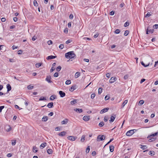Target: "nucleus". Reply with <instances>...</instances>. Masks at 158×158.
I'll return each mask as SVG.
<instances>
[{"instance_id":"f257e3e1","label":"nucleus","mask_w":158,"mask_h":158,"mask_svg":"<svg viewBox=\"0 0 158 158\" xmlns=\"http://www.w3.org/2000/svg\"><path fill=\"white\" fill-rule=\"evenodd\" d=\"M65 56L66 58L69 59L67 60L68 62L71 59L76 58V55L73 51H70L66 53L65 54Z\"/></svg>"},{"instance_id":"f03ea898","label":"nucleus","mask_w":158,"mask_h":158,"mask_svg":"<svg viewBox=\"0 0 158 158\" xmlns=\"http://www.w3.org/2000/svg\"><path fill=\"white\" fill-rule=\"evenodd\" d=\"M136 130L133 129L131 130L127 131L126 133V135L127 136H131L135 132L134 131H136Z\"/></svg>"},{"instance_id":"7ed1b4c3","label":"nucleus","mask_w":158,"mask_h":158,"mask_svg":"<svg viewBox=\"0 0 158 158\" xmlns=\"http://www.w3.org/2000/svg\"><path fill=\"white\" fill-rule=\"evenodd\" d=\"M105 138V136L104 135H103L102 136L99 135L97 138V141H102L104 140Z\"/></svg>"},{"instance_id":"20e7f679","label":"nucleus","mask_w":158,"mask_h":158,"mask_svg":"<svg viewBox=\"0 0 158 158\" xmlns=\"http://www.w3.org/2000/svg\"><path fill=\"white\" fill-rule=\"evenodd\" d=\"M77 137L73 136H69L67 137V139L73 141L77 139Z\"/></svg>"},{"instance_id":"39448f33","label":"nucleus","mask_w":158,"mask_h":158,"mask_svg":"<svg viewBox=\"0 0 158 158\" xmlns=\"http://www.w3.org/2000/svg\"><path fill=\"white\" fill-rule=\"evenodd\" d=\"M116 79L115 77H112L109 80V82L110 83H113L114 82L116 81Z\"/></svg>"},{"instance_id":"423d86ee","label":"nucleus","mask_w":158,"mask_h":158,"mask_svg":"<svg viewBox=\"0 0 158 158\" xmlns=\"http://www.w3.org/2000/svg\"><path fill=\"white\" fill-rule=\"evenodd\" d=\"M109 109V108H105L102 110L100 112V113L101 114H102L105 112H106Z\"/></svg>"},{"instance_id":"0eeeda50","label":"nucleus","mask_w":158,"mask_h":158,"mask_svg":"<svg viewBox=\"0 0 158 158\" xmlns=\"http://www.w3.org/2000/svg\"><path fill=\"white\" fill-rule=\"evenodd\" d=\"M157 135H158V131L157 132L148 135L147 137V138H151V137L157 136Z\"/></svg>"},{"instance_id":"6e6552de","label":"nucleus","mask_w":158,"mask_h":158,"mask_svg":"<svg viewBox=\"0 0 158 158\" xmlns=\"http://www.w3.org/2000/svg\"><path fill=\"white\" fill-rule=\"evenodd\" d=\"M56 57V56H52V55L49 56H48L46 58V59L47 60H50V59H53L55 58Z\"/></svg>"},{"instance_id":"1a4fd4ad","label":"nucleus","mask_w":158,"mask_h":158,"mask_svg":"<svg viewBox=\"0 0 158 158\" xmlns=\"http://www.w3.org/2000/svg\"><path fill=\"white\" fill-rule=\"evenodd\" d=\"M6 130L7 132L10 131L11 129V128L9 125H7L5 126Z\"/></svg>"},{"instance_id":"9d476101","label":"nucleus","mask_w":158,"mask_h":158,"mask_svg":"<svg viewBox=\"0 0 158 158\" xmlns=\"http://www.w3.org/2000/svg\"><path fill=\"white\" fill-rule=\"evenodd\" d=\"M154 32V29H148V28L147 29L146 34H148L149 33H152Z\"/></svg>"},{"instance_id":"9b49d317","label":"nucleus","mask_w":158,"mask_h":158,"mask_svg":"<svg viewBox=\"0 0 158 158\" xmlns=\"http://www.w3.org/2000/svg\"><path fill=\"white\" fill-rule=\"evenodd\" d=\"M115 117V115H114V116H112L111 117L110 120H109L110 122L111 123V122H113L114 121Z\"/></svg>"},{"instance_id":"f8f14e48","label":"nucleus","mask_w":158,"mask_h":158,"mask_svg":"<svg viewBox=\"0 0 158 158\" xmlns=\"http://www.w3.org/2000/svg\"><path fill=\"white\" fill-rule=\"evenodd\" d=\"M51 77L50 76H47V77L46 78V80L48 82V83H51L52 82V81L50 80Z\"/></svg>"},{"instance_id":"ddd939ff","label":"nucleus","mask_w":158,"mask_h":158,"mask_svg":"<svg viewBox=\"0 0 158 158\" xmlns=\"http://www.w3.org/2000/svg\"><path fill=\"white\" fill-rule=\"evenodd\" d=\"M60 96L61 97H63L65 95V93L63 92L62 91H60Z\"/></svg>"},{"instance_id":"4468645a","label":"nucleus","mask_w":158,"mask_h":158,"mask_svg":"<svg viewBox=\"0 0 158 158\" xmlns=\"http://www.w3.org/2000/svg\"><path fill=\"white\" fill-rule=\"evenodd\" d=\"M74 110L77 112L81 113L83 111L82 109L79 108H76L74 109Z\"/></svg>"},{"instance_id":"2eb2a0df","label":"nucleus","mask_w":158,"mask_h":158,"mask_svg":"<svg viewBox=\"0 0 158 158\" xmlns=\"http://www.w3.org/2000/svg\"><path fill=\"white\" fill-rule=\"evenodd\" d=\"M47 145V143H42L40 146V148L41 149H43Z\"/></svg>"},{"instance_id":"dca6fc26","label":"nucleus","mask_w":158,"mask_h":158,"mask_svg":"<svg viewBox=\"0 0 158 158\" xmlns=\"http://www.w3.org/2000/svg\"><path fill=\"white\" fill-rule=\"evenodd\" d=\"M6 88L7 89V92H9L10 90L11 89V86L9 84H7L6 85Z\"/></svg>"},{"instance_id":"f3484780","label":"nucleus","mask_w":158,"mask_h":158,"mask_svg":"<svg viewBox=\"0 0 158 158\" xmlns=\"http://www.w3.org/2000/svg\"><path fill=\"white\" fill-rule=\"evenodd\" d=\"M85 139V135H83L81 138V142H83Z\"/></svg>"},{"instance_id":"a211bd4d","label":"nucleus","mask_w":158,"mask_h":158,"mask_svg":"<svg viewBox=\"0 0 158 158\" xmlns=\"http://www.w3.org/2000/svg\"><path fill=\"white\" fill-rule=\"evenodd\" d=\"M83 119L85 121H87L89 120V117L87 116H84L83 117Z\"/></svg>"},{"instance_id":"6ab92c4d","label":"nucleus","mask_w":158,"mask_h":158,"mask_svg":"<svg viewBox=\"0 0 158 158\" xmlns=\"http://www.w3.org/2000/svg\"><path fill=\"white\" fill-rule=\"evenodd\" d=\"M53 106V102H50L48 103V104L47 106L49 108H51Z\"/></svg>"},{"instance_id":"aec40b11","label":"nucleus","mask_w":158,"mask_h":158,"mask_svg":"<svg viewBox=\"0 0 158 158\" xmlns=\"http://www.w3.org/2000/svg\"><path fill=\"white\" fill-rule=\"evenodd\" d=\"M66 132L65 131H62L60 133V136H65L66 134Z\"/></svg>"},{"instance_id":"412c9836","label":"nucleus","mask_w":158,"mask_h":158,"mask_svg":"<svg viewBox=\"0 0 158 158\" xmlns=\"http://www.w3.org/2000/svg\"><path fill=\"white\" fill-rule=\"evenodd\" d=\"M68 120L67 119H65L64 120L62 121L61 122V123L62 124H65L67 123L68 122Z\"/></svg>"},{"instance_id":"4be33fe9","label":"nucleus","mask_w":158,"mask_h":158,"mask_svg":"<svg viewBox=\"0 0 158 158\" xmlns=\"http://www.w3.org/2000/svg\"><path fill=\"white\" fill-rule=\"evenodd\" d=\"M114 146L112 145H110V151L112 152H113L114 150Z\"/></svg>"},{"instance_id":"5701e85b","label":"nucleus","mask_w":158,"mask_h":158,"mask_svg":"<svg viewBox=\"0 0 158 158\" xmlns=\"http://www.w3.org/2000/svg\"><path fill=\"white\" fill-rule=\"evenodd\" d=\"M56 98V96H55V95H52L50 96V100H53Z\"/></svg>"},{"instance_id":"b1692460","label":"nucleus","mask_w":158,"mask_h":158,"mask_svg":"<svg viewBox=\"0 0 158 158\" xmlns=\"http://www.w3.org/2000/svg\"><path fill=\"white\" fill-rule=\"evenodd\" d=\"M75 86H73L69 89V90L71 91H73L75 89Z\"/></svg>"},{"instance_id":"393cba45","label":"nucleus","mask_w":158,"mask_h":158,"mask_svg":"<svg viewBox=\"0 0 158 158\" xmlns=\"http://www.w3.org/2000/svg\"><path fill=\"white\" fill-rule=\"evenodd\" d=\"M128 102L127 100H125L123 102L122 106V107L123 108L125 105Z\"/></svg>"},{"instance_id":"a878e982","label":"nucleus","mask_w":158,"mask_h":158,"mask_svg":"<svg viewBox=\"0 0 158 158\" xmlns=\"http://www.w3.org/2000/svg\"><path fill=\"white\" fill-rule=\"evenodd\" d=\"M77 102V100L76 99H74L72 101L70 102V103L71 105H73Z\"/></svg>"},{"instance_id":"bb28decb","label":"nucleus","mask_w":158,"mask_h":158,"mask_svg":"<svg viewBox=\"0 0 158 158\" xmlns=\"http://www.w3.org/2000/svg\"><path fill=\"white\" fill-rule=\"evenodd\" d=\"M80 73L79 72H77V73H75V77L76 78H78V77H79L80 75Z\"/></svg>"},{"instance_id":"cd10ccee","label":"nucleus","mask_w":158,"mask_h":158,"mask_svg":"<svg viewBox=\"0 0 158 158\" xmlns=\"http://www.w3.org/2000/svg\"><path fill=\"white\" fill-rule=\"evenodd\" d=\"M47 152L48 154H51L52 153V149H49L47 150Z\"/></svg>"},{"instance_id":"c85d7f7f","label":"nucleus","mask_w":158,"mask_h":158,"mask_svg":"<svg viewBox=\"0 0 158 158\" xmlns=\"http://www.w3.org/2000/svg\"><path fill=\"white\" fill-rule=\"evenodd\" d=\"M141 64L143 65V66H144V67H148V66L149 65H150V63H148L147 64V65H145L144 63H143V61H142L141 62Z\"/></svg>"},{"instance_id":"c756f323","label":"nucleus","mask_w":158,"mask_h":158,"mask_svg":"<svg viewBox=\"0 0 158 158\" xmlns=\"http://www.w3.org/2000/svg\"><path fill=\"white\" fill-rule=\"evenodd\" d=\"M48 117L47 116L43 117L42 118V121H46L48 120Z\"/></svg>"},{"instance_id":"7c9ffc66","label":"nucleus","mask_w":158,"mask_h":158,"mask_svg":"<svg viewBox=\"0 0 158 158\" xmlns=\"http://www.w3.org/2000/svg\"><path fill=\"white\" fill-rule=\"evenodd\" d=\"M33 151L34 152H36L38 151L37 148L35 146L33 147Z\"/></svg>"},{"instance_id":"2f4dec72","label":"nucleus","mask_w":158,"mask_h":158,"mask_svg":"<svg viewBox=\"0 0 158 158\" xmlns=\"http://www.w3.org/2000/svg\"><path fill=\"white\" fill-rule=\"evenodd\" d=\"M155 152L153 151H150L149 153V154L151 155H155Z\"/></svg>"},{"instance_id":"473e14b6","label":"nucleus","mask_w":158,"mask_h":158,"mask_svg":"<svg viewBox=\"0 0 158 158\" xmlns=\"http://www.w3.org/2000/svg\"><path fill=\"white\" fill-rule=\"evenodd\" d=\"M129 33V31L128 30H126L125 31L124 33V35L125 36H127Z\"/></svg>"},{"instance_id":"72a5a7b5","label":"nucleus","mask_w":158,"mask_h":158,"mask_svg":"<svg viewBox=\"0 0 158 158\" xmlns=\"http://www.w3.org/2000/svg\"><path fill=\"white\" fill-rule=\"evenodd\" d=\"M11 144L13 146H14L15 145L16 143V140H12Z\"/></svg>"},{"instance_id":"f704fd0d","label":"nucleus","mask_w":158,"mask_h":158,"mask_svg":"<svg viewBox=\"0 0 158 158\" xmlns=\"http://www.w3.org/2000/svg\"><path fill=\"white\" fill-rule=\"evenodd\" d=\"M102 88H99L98 89V94H100L102 92Z\"/></svg>"},{"instance_id":"c9c22d12","label":"nucleus","mask_w":158,"mask_h":158,"mask_svg":"<svg viewBox=\"0 0 158 158\" xmlns=\"http://www.w3.org/2000/svg\"><path fill=\"white\" fill-rule=\"evenodd\" d=\"M33 4L35 6H38V4L36 1L34 0L33 2Z\"/></svg>"},{"instance_id":"e433bc0d","label":"nucleus","mask_w":158,"mask_h":158,"mask_svg":"<svg viewBox=\"0 0 158 158\" xmlns=\"http://www.w3.org/2000/svg\"><path fill=\"white\" fill-rule=\"evenodd\" d=\"M33 88V86H32L31 85H29L27 87V89H32Z\"/></svg>"},{"instance_id":"4c0bfd02","label":"nucleus","mask_w":158,"mask_h":158,"mask_svg":"<svg viewBox=\"0 0 158 158\" xmlns=\"http://www.w3.org/2000/svg\"><path fill=\"white\" fill-rule=\"evenodd\" d=\"M144 102V101L143 100H141L139 101V104H140V105H143Z\"/></svg>"},{"instance_id":"58836bf2","label":"nucleus","mask_w":158,"mask_h":158,"mask_svg":"<svg viewBox=\"0 0 158 158\" xmlns=\"http://www.w3.org/2000/svg\"><path fill=\"white\" fill-rule=\"evenodd\" d=\"M104 123L103 122H102L101 123H100L98 125L100 127H102L104 126Z\"/></svg>"},{"instance_id":"ea45409f","label":"nucleus","mask_w":158,"mask_h":158,"mask_svg":"<svg viewBox=\"0 0 158 158\" xmlns=\"http://www.w3.org/2000/svg\"><path fill=\"white\" fill-rule=\"evenodd\" d=\"M110 98V97L109 95H106L105 98V100H108Z\"/></svg>"},{"instance_id":"a19ab883","label":"nucleus","mask_w":158,"mask_h":158,"mask_svg":"<svg viewBox=\"0 0 158 158\" xmlns=\"http://www.w3.org/2000/svg\"><path fill=\"white\" fill-rule=\"evenodd\" d=\"M120 32V30L119 29H116L114 31V33L115 34H119Z\"/></svg>"},{"instance_id":"79ce46f5","label":"nucleus","mask_w":158,"mask_h":158,"mask_svg":"<svg viewBox=\"0 0 158 158\" xmlns=\"http://www.w3.org/2000/svg\"><path fill=\"white\" fill-rule=\"evenodd\" d=\"M71 83V81L70 80H67L65 82V84L66 85H69Z\"/></svg>"},{"instance_id":"37998d69","label":"nucleus","mask_w":158,"mask_h":158,"mask_svg":"<svg viewBox=\"0 0 158 158\" xmlns=\"http://www.w3.org/2000/svg\"><path fill=\"white\" fill-rule=\"evenodd\" d=\"M151 15V14H150V13L148 12L145 16V17L148 18Z\"/></svg>"},{"instance_id":"c03bdc74","label":"nucleus","mask_w":158,"mask_h":158,"mask_svg":"<svg viewBox=\"0 0 158 158\" xmlns=\"http://www.w3.org/2000/svg\"><path fill=\"white\" fill-rule=\"evenodd\" d=\"M35 67H36V68H39V67L40 66H41V63H36L35 65Z\"/></svg>"},{"instance_id":"a18cd8bd","label":"nucleus","mask_w":158,"mask_h":158,"mask_svg":"<svg viewBox=\"0 0 158 158\" xmlns=\"http://www.w3.org/2000/svg\"><path fill=\"white\" fill-rule=\"evenodd\" d=\"M141 148L142 149H143V150L145 149H146L147 148V147L146 145H141Z\"/></svg>"},{"instance_id":"49530a36","label":"nucleus","mask_w":158,"mask_h":158,"mask_svg":"<svg viewBox=\"0 0 158 158\" xmlns=\"http://www.w3.org/2000/svg\"><path fill=\"white\" fill-rule=\"evenodd\" d=\"M129 25V23L128 22H126L124 25V26L125 27H126L128 26Z\"/></svg>"},{"instance_id":"de8ad7c7","label":"nucleus","mask_w":158,"mask_h":158,"mask_svg":"<svg viewBox=\"0 0 158 158\" xmlns=\"http://www.w3.org/2000/svg\"><path fill=\"white\" fill-rule=\"evenodd\" d=\"M90 151V148L89 146H88L86 150V153H88Z\"/></svg>"},{"instance_id":"09e8293b","label":"nucleus","mask_w":158,"mask_h":158,"mask_svg":"<svg viewBox=\"0 0 158 158\" xmlns=\"http://www.w3.org/2000/svg\"><path fill=\"white\" fill-rule=\"evenodd\" d=\"M46 99L44 97H41L39 99V101L46 100Z\"/></svg>"},{"instance_id":"8fccbe9b","label":"nucleus","mask_w":158,"mask_h":158,"mask_svg":"<svg viewBox=\"0 0 158 158\" xmlns=\"http://www.w3.org/2000/svg\"><path fill=\"white\" fill-rule=\"evenodd\" d=\"M108 117L107 116H105L104 118V121L106 122L108 121Z\"/></svg>"},{"instance_id":"3c124183","label":"nucleus","mask_w":158,"mask_h":158,"mask_svg":"<svg viewBox=\"0 0 158 158\" xmlns=\"http://www.w3.org/2000/svg\"><path fill=\"white\" fill-rule=\"evenodd\" d=\"M95 94H92L91 95V98L92 99H93L95 97Z\"/></svg>"},{"instance_id":"603ef678","label":"nucleus","mask_w":158,"mask_h":158,"mask_svg":"<svg viewBox=\"0 0 158 158\" xmlns=\"http://www.w3.org/2000/svg\"><path fill=\"white\" fill-rule=\"evenodd\" d=\"M64 32L65 34H67L68 32V29L67 28H65L64 30Z\"/></svg>"},{"instance_id":"864d4df0","label":"nucleus","mask_w":158,"mask_h":158,"mask_svg":"<svg viewBox=\"0 0 158 158\" xmlns=\"http://www.w3.org/2000/svg\"><path fill=\"white\" fill-rule=\"evenodd\" d=\"M52 41L51 40H49L47 42V43L49 45L52 44Z\"/></svg>"},{"instance_id":"5fc2aeb1","label":"nucleus","mask_w":158,"mask_h":158,"mask_svg":"<svg viewBox=\"0 0 158 158\" xmlns=\"http://www.w3.org/2000/svg\"><path fill=\"white\" fill-rule=\"evenodd\" d=\"M110 75H111V73H108L106 75V77H108V78H109V77H110Z\"/></svg>"},{"instance_id":"6e6d98bb","label":"nucleus","mask_w":158,"mask_h":158,"mask_svg":"<svg viewBox=\"0 0 158 158\" xmlns=\"http://www.w3.org/2000/svg\"><path fill=\"white\" fill-rule=\"evenodd\" d=\"M58 76V73H56L54 75V77H57Z\"/></svg>"},{"instance_id":"4d7b16f0","label":"nucleus","mask_w":158,"mask_h":158,"mask_svg":"<svg viewBox=\"0 0 158 158\" xmlns=\"http://www.w3.org/2000/svg\"><path fill=\"white\" fill-rule=\"evenodd\" d=\"M69 18L70 19H73V15L72 14H70V15Z\"/></svg>"},{"instance_id":"13d9d810","label":"nucleus","mask_w":158,"mask_h":158,"mask_svg":"<svg viewBox=\"0 0 158 158\" xmlns=\"http://www.w3.org/2000/svg\"><path fill=\"white\" fill-rule=\"evenodd\" d=\"M158 26L157 24H155L153 26V28L154 29H157L158 28Z\"/></svg>"},{"instance_id":"bf43d9fd","label":"nucleus","mask_w":158,"mask_h":158,"mask_svg":"<svg viewBox=\"0 0 158 158\" xmlns=\"http://www.w3.org/2000/svg\"><path fill=\"white\" fill-rule=\"evenodd\" d=\"M72 42V40H68L66 42V44H68L69 43H71Z\"/></svg>"},{"instance_id":"052dcab7","label":"nucleus","mask_w":158,"mask_h":158,"mask_svg":"<svg viewBox=\"0 0 158 158\" xmlns=\"http://www.w3.org/2000/svg\"><path fill=\"white\" fill-rule=\"evenodd\" d=\"M4 106H0V112H1L2 110L4 108Z\"/></svg>"},{"instance_id":"680f3d73","label":"nucleus","mask_w":158,"mask_h":158,"mask_svg":"<svg viewBox=\"0 0 158 158\" xmlns=\"http://www.w3.org/2000/svg\"><path fill=\"white\" fill-rule=\"evenodd\" d=\"M1 21L2 22H4L6 20V19L5 18H2L1 19Z\"/></svg>"},{"instance_id":"e2e57ef3","label":"nucleus","mask_w":158,"mask_h":158,"mask_svg":"<svg viewBox=\"0 0 158 158\" xmlns=\"http://www.w3.org/2000/svg\"><path fill=\"white\" fill-rule=\"evenodd\" d=\"M55 69L54 67H52L50 70V72L51 73L52 72L55 70Z\"/></svg>"},{"instance_id":"0e129e2a","label":"nucleus","mask_w":158,"mask_h":158,"mask_svg":"<svg viewBox=\"0 0 158 158\" xmlns=\"http://www.w3.org/2000/svg\"><path fill=\"white\" fill-rule=\"evenodd\" d=\"M96 152L95 151H94L92 152V154L93 156H95L96 155Z\"/></svg>"},{"instance_id":"69168bd1","label":"nucleus","mask_w":158,"mask_h":158,"mask_svg":"<svg viewBox=\"0 0 158 158\" xmlns=\"http://www.w3.org/2000/svg\"><path fill=\"white\" fill-rule=\"evenodd\" d=\"M12 156V154L11 153H8L7 155V156L8 157H11Z\"/></svg>"},{"instance_id":"338daca9","label":"nucleus","mask_w":158,"mask_h":158,"mask_svg":"<svg viewBox=\"0 0 158 158\" xmlns=\"http://www.w3.org/2000/svg\"><path fill=\"white\" fill-rule=\"evenodd\" d=\"M145 81V79L143 78L140 81V83L141 84L143 82H144Z\"/></svg>"},{"instance_id":"774afa93","label":"nucleus","mask_w":158,"mask_h":158,"mask_svg":"<svg viewBox=\"0 0 158 158\" xmlns=\"http://www.w3.org/2000/svg\"><path fill=\"white\" fill-rule=\"evenodd\" d=\"M99 35V34L97 33L96 34H95L94 35V38H96Z\"/></svg>"}]
</instances>
